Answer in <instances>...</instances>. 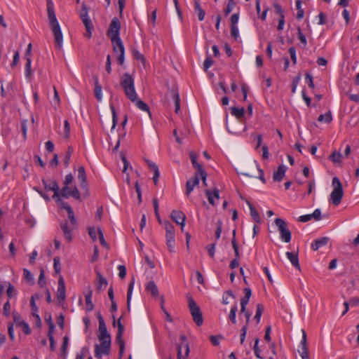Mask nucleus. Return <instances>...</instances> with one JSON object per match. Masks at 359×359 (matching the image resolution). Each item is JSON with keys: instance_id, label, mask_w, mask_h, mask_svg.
<instances>
[{"instance_id": "1", "label": "nucleus", "mask_w": 359, "mask_h": 359, "mask_svg": "<svg viewBox=\"0 0 359 359\" xmlns=\"http://www.w3.org/2000/svg\"><path fill=\"white\" fill-rule=\"evenodd\" d=\"M47 12L49 25L55 38V48L60 50L62 47L63 36L55 15L54 4L51 0L47 1Z\"/></svg>"}, {"instance_id": "2", "label": "nucleus", "mask_w": 359, "mask_h": 359, "mask_svg": "<svg viewBox=\"0 0 359 359\" xmlns=\"http://www.w3.org/2000/svg\"><path fill=\"white\" fill-rule=\"evenodd\" d=\"M121 86L123 88L126 97L131 101L137 100V93L135 89L134 79L129 73H125L121 79Z\"/></svg>"}, {"instance_id": "3", "label": "nucleus", "mask_w": 359, "mask_h": 359, "mask_svg": "<svg viewBox=\"0 0 359 359\" xmlns=\"http://www.w3.org/2000/svg\"><path fill=\"white\" fill-rule=\"evenodd\" d=\"M332 185L333 190L330 194V202H332L334 205H339L341 201L344 196V191L341 182L337 177L332 179Z\"/></svg>"}, {"instance_id": "4", "label": "nucleus", "mask_w": 359, "mask_h": 359, "mask_svg": "<svg viewBox=\"0 0 359 359\" xmlns=\"http://www.w3.org/2000/svg\"><path fill=\"white\" fill-rule=\"evenodd\" d=\"M189 308L194 323L201 326L203 323L202 312L199 306L196 304L194 299L191 297L188 298Z\"/></svg>"}, {"instance_id": "5", "label": "nucleus", "mask_w": 359, "mask_h": 359, "mask_svg": "<svg viewBox=\"0 0 359 359\" xmlns=\"http://www.w3.org/2000/svg\"><path fill=\"white\" fill-rule=\"evenodd\" d=\"M79 15L86 29V33H85L84 35L89 39L92 36V29H93V26L90 19L88 17V8L85 4H82V8L80 11Z\"/></svg>"}, {"instance_id": "6", "label": "nucleus", "mask_w": 359, "mask_h": 359, "mask_svg": "<svg viewBox=\"0 0 359 359\" xmlns=\"http://www.w3.org/2000/svg\"><path fill=\"white\" fill-rule=\"evenodd\" d=\"M113 46L114 52L118 53L117 56V62L120 65H123L125 60V48L120 37L111 39Z\"/></svg>"}, {"instance_id": "7", "label": "nucleus", "mask_w": 359, "mask_h": 359, "mask_svg": "<svg viewBox=\"0 0 359 359\" xmlns=\"http://www.w3.org/2000/svg\"><path fill=\"white\" fill-rule=\"evenodd\" d=\"M275 224L279 231L281 240L285 243H289L291 241L292 235L291 231L287 229L286 222L283 219L276 218Z\"/></svg>"}, {"instance_id": "8", "label": "nucleus", "mask_w": 359, "mask_h": 359, "mask_svg": "<svg viewBox=\"0 0 359 359\" xmlns=\"http://www.w3.org/2000/svg\"><path fill=\"white\" fill-rule=\"evenodd\" d=\"M110 346L111 341H100V344H95V356L97 359H101L103 355H109L110 351Z\"/></svg>"}, {"instance_id": "9", "label": "nucleus", "mask_w": 359, "mask_h": 359, "mask_svg": "<svg viewBox=\"0 0 359 359\" xmlns=\"http://www.w3.org/2000/svg\"><path fill=\"white\" fill-rule=\"evenodd\" d=\"M121 23L117 18H114L109 25L107 36L111 39L118 38L120 34Z\"/></svg>"}, {"instance_id": "10", "label": "nucleus", "mask_w": 359, "mask_h": 359, "mask_svg": "<svg viewBox=\"0 0 359 359\" xmlns=\"http://www.w3.org/2000/svg\"><path fill=\"white\" fill-rule=\"evenodd\" d=\"M112 318H113V323H112L113 326L116 327L117 325V328H118V332H117V334L116 336V341L119 345V346L121 345L125 346V342L123 339L124 326L123 325V324L121 322L122 317H120L117 321L115 319L114 315H112Z\"/></svg>"}, {"instance_id": "11", "label": "nucleus", "mask_w": 359, "mask_h": 359, "mask_svg": "<svg viewBox=\"0 0 359 359\" xmlns=\"http://www.w3.org/2000/svg\"><path fill=\"white\" fill-rule=\"evenodd\" d=\"M60 194L65 198H68L69 196H72L75 199L79 200L81 198L79 191L76 186L74 187L72 190H70L69 187L64 185L62 190L60 191Z\"/></svg>"}, {"instance_id": "12", "label": "nucleus", "mask_w": 359, "mask_h": 359, "mask_svg": "<svg viewBox=\"0 0 359 359\" xmlns=\"http://www.w3.org/2000/svg\"><path fill=\"white\" fill-rule=\"evenodd\" d=\"M170 217L177 224L180 225L181 230L183 231L186 221L185 214L180 210H172Z\"/></svg>"}, {"instance_id": "13", "label": "nucleus", "mask_w": 359, "mask_h": 359, "mask_svg": "<svg viewBox=\"0 0 359 359\" xmlns=\"http://www.w3.org/2000/svg\"><path fill=\"white\" fill-rule=\"evenodd\" d=\"M57 299L59 304L62 303L66 298V287L64 278L62 276H60L58 280V285L57 290Z\"/></svg>"}, {"instance_id": "14", "label": "nucleus", "mask_w": 359, "mask_h": 359, "mask_svg": "<svg viewBox=\"0 0 359 359\" xmlns=\"http://www.w3.org/2000/svg\"><path fill=\"white\" fill-rule=\"evenodd\" d=\"M298 353L302 359H309L306 346V333L304 330H302V339L298 348Z\"/></svg>"}, {"instance_id": "15", "label": "nucleus", "mask_w": 359, "mask_h": 359, "mask_svg": "<svg viewBox=\"0 0 359 359\" xmlns=\"http://www.w3.org/2000/svg\"><path fill=\"white\" fill-rule=\"evenodd\" d=\"M78 180L80 182V186L82 189L86 191V195L88 196V182H87V176L86 173V170L83 166H80L78 168Z\"/></svg>"}, {"instance_id": "16", "label": "nucleus", "mask_w": 359, "mask_h": 359, "mask_svg": "<svg viewBox=\"0 0 359 359\" xmlns=\"http://www.w3.org/2000/svg\"><path fill=\"white\" fill-rule=\"evenodd\" d=\"M60 228L67 241L70 242L72 240V231L74 229H72V225L67 221H65L60 224Z\"/></svg>"}, {"instance_id": "17", "label": "nucleus", "mask_w": 359, "mask_h": 359, "mask_svg": "<svg viewBox=\"0 0 359 359\" xmlns=\"http://www.w3.org/2000/svg\"><path fill=\"white\" fill-rule=\"evenodd\" d=\"M199 184V177L198 175H194V176L189 179L186 183V191L185 194L187 196H189L191 191L194 190V187Z\"/></svg>"}, {"instance_id": "18", "label": "nucleus", "mask_w": 359, "mask_h": 359, "mask_svg": "<svg viewBox=\"0 0 359 359\" xmlns=\"http://www.w3.org/2000/svg\"><path fill=\"white\" fill-rule=\"evenodd\" d=\"M42 182L46 189L51 190L54 192L53 198H58V195L60 194V188L55 181H53L51 183L48 184L45 180H42Z\"/></svg>"}, {"instance_id": "19", "label": "nucleus", "mask_w": 359, "mask_h": 359, "mask_svg": "<svg viewBox=\"0 0 359 359\" xmlns=\"http://www.w3.org/2000/svg\"><path fill=\"white\" fill-rule=\"evenodd\" d=\"M205 194L207 196L209 203L213 206L215 205V199L219 198V192L218 189L215 188L213 189V191H210L209 189H205Z\"/></svg>"}, {"instance_id": "20", "label": "nucleus", "mask_w": 359, "mask_h": 359, "mask_svg": "<svg viewBox=\"0 0 359 359\" xmlns=\"http://www.w3.org/2000/svg\"><path fill=\"white\" fill-rule=\"evenodd\" d=\"M39 299V296L38 294L32 295L30 299V306L32 309V314L35 318L37 322L41 323V318L38 314L39 309L35 303V299Z\"/></svg>"}, {"instance_id": "21", "label": "nucleus", "mask_w": 359, "mask_h": 359, "mask_svg": "<svg viewBox=\"0 0 359 359\" xmlns=\"http://www.w3.org/2000/svg\"><path fill=\"white\" fill-rule=\"evenodd\" d=\"M244 293L245 296L241 299V312L245 311V309H246L252 295V290L249 287H245L244 289Z\"/></svg>"}, {"instance_id": "22", "label": "nucleus", "mask_w": 359, "mask_h": 359, "mask_svg": "<svg viewBox=\"0 0 359 359\" xmlns=\"http://www.w3.org/2000/svg\"><path fill=\"white\" fill-rule=\"evenodd\" d=\"M98 339L100 341H111V336L109 334L106 325L99 326Z\"/></svg>"}, {"instance_id": "23", "label": "nucleus", "mask_w": 359, "mask_h": 359, "mask_svg": "<svg viewBox=\"0 0 359 359\" xmlns=\"http://www.w3.org/2000/svg\"><path fill=\"white\" fill-rule=\"evenodd\" d=\"M329 240L328 237H322L315 240L311 243V249L314 251L318 250L319 248L325 246L328 243Z\"/></svg>"}, {"instance_id": "24", "label": "nucleus", "mask_w": 359, "mask_h": 359, "mask_svg": "<svg viewBox=\"0 0 359 359\" xmlns=\"http://www.w3.org/2000/svg\"><path fill=\"white\" fill-rule=\"evenodd\" d=\"M287 168L284 165H280L278 170L273 172V179L275 182H280L285 174Z\"/></svg>"}, {"instance_id": "25", "label": "nucleus", "mask_w": 359, "mask_h": 359, "mask_svg": "<svg viewBox=\"0 0 359 359\" xmlns=\"http://www.w3.org/2000/svg\"><path fill=\"white\" fill-rule=\"evenodd\" d=\"M94 83H95V97L97 100V101L100 102L102 98V87L99 83V79L97 76H93V77Z\"/></svg>"}, {"instance_id": "26", "label": "nucleus", "mask_w": 359, "mask_h": 359, "mask_svg": "<svg viewBox=\"0 0 359 359\" xmlns=\"http://www.w3.org/2000/svg\"><path fill=\"white\" fill-rule=\"evenodd\" d=\"M286 256L287 257V259L290 261L291 264H292V266L297 269H300V265H299V259H298V255L297 253H294V252H286Z\"/></svg>"}, {"instance_id": "27", "label": "nucleus", "mask_w": 359, "mask_h": 359, "mask_svg": "<svg viewBox=\"0 0 359 359\" xmlns=\"http://www.w3.org/2000/svg\"><path fill=\"white\" fill-rule=\"evenodd\" d=\"M93 290L89 288L88 290L85 293V299L86 304V311H91L94 309V305L92 302Z\"/></svg>"}, {"instance_id": "28", "label": "nucleus", "mask_w": 359, "mask_h": 359, "mask_svg": "<svg viewBox=\"0 0 359 359\" xmlns=\"http://www.w3.org/2000/svg\"><path fill=\"white\" fill-rule=\"evenodd\" d=\"M246 203L248 204L250 211V215L254 221H255L257 223L261 222V217L259 216V212L255 208V207L252 205V204L248 200H245Z\"/></svg>"}, {"instance_id": "29", "label": "nucleus", "mask_w": 359, "mask_h": 359, "mask_svg": "<svg viewBox=\"0 0 359 359\" xmlns=\"http://www.w3.org/2000/svg\"><path fill=\"white\" fill-rule=\"evenodd\" d=\"M170 95L174 101L175 111L176 113H178L179 111L180 110V98L179 93L176 90H172L170 92Z\"/></svg>"}, {"instance_id": "30", "label": "nucleus", "mask_w": 359, "mask_h": 359, "mask_svg": "<svg viewBox=\"0 0 359 359\" xmlns=\"http://www.w3.org/2000/svg\"><path fill=\"white\" fill-rule=\"evenodd\" d=\"M147 164H148L149 167L154 172L153 180H154V184L156 185L157 184V182H158V179L159 175H160L158 168L156 165L155 163H153V162H151V161H150L149 160L147 161Z\"/></svg>"}, {"instance_id": "31", "label": "nucleus", "mask_w": 359, "mask_h": 359, "mask_svg": "<svg viewBox=\"0 0 359 359\" xmlns=\"http://www.w3.org/2000/svg\"><path fill=\"white\" fill-rule=\"evenodd\" d=\"M146 290L148 292H150L151 294L154 297H156L158 295V287L154 281L153 280L148 282V283L146 285Z\"/></svg>"}, {"instance_id": "32", "label": "nucleus", "mask_w": 359, "mask_h": 359, "mask_svg": "<svg viewBox=\"0 0 359 359\" xmlns=\"http://www.w3.org/2000/svg\"><path fill=\"white\" fill-rule=\"evenodd\" d=\"M194 11L198 13V18L200 21L204 20L205 13L200 5L199 0L194 1Z\"/></svg>"}, {"instance_id": "33", "label": "nucleus", "mask_w": 359, "mask_h": 359, "mask_svg": "<svg viewBox=\"0 0 359 359\" xmlns=\"http://www.w3.org/2000/svg\"><path fill=\"white\" fill-rule=\"evenodd\" d=\"M245 112V111L243 107L238 108L236 107H232L231 108V114L238 119L243 118Z\"/></svg>"}, {"instance_id": "34", "label": "nucleus", "mask_w": 359, "mask_h": 359, "mask_svg": "<svg viewBox=\"0 0 359 359\" xmlns=\"http://www.w3.org/2000/svg\"><path fill=\"white\" fill-rule=\"evenodd\" d=\"M97 280H98L97 285V290L100 291L107 287V280L98 271L97 272Z\"/></svg>"}, {"instance_id": "35", "label": "nucleus", "mask_w": 359, "mask_h": 359, "mask_svg": "<svg viewBox=\"0 0 359 359\" xmlns=\"http://www.w3.org/2000/svg\"><path fill=\"white\" fill-rule=\"evenodd\" d=\"M135 285V280L134 278L132 279V280L130 282L127 292V308L128 310L130 311V301L132 297V292Z\"/></svg>"}, {"instance_id": "36", "label": "nucleus", "mask_w": 359, "mask_h": 359, "mask_svg": "<svg viewBox=\"0 0 359 359\" xmlns=\"http://www.w3.org/2000/svg\"><path fill=\"white\" fill-rule=\"evenodd\" d=\"M189 156L192 165L196 170V172L204 170L202 165L197 162V156L194 152H190Z\"/></svg>"}, {"instance_id": "37", "label": "nucleus", "mask_w": 359, "mask_h": 359, "mask_svg": "<svg viewBox=\"0 0 359 359\" xmlns=\"http://www.w3.org/2000/svg\"><path fill=\"white\" fill-rule=\"evenodd\" d=\"M318 121L320 122H325L326 123H330L332 121V115L330 111H328L325 114L319 115L318 118Z\"/></svg>"}, {"instance_id": "38", "label": "nucleus", "mask_w": 359, "mask_h": 359, "mask_svg": "<svg viewBox=\"0 0 359 359\" xmlns=\"http://www.w3.org/2000/svg\"><path fill=\"white\" fill-rule=\"evenodd\" d=\"M72 153H73V148H72V147L69 146L68 147L67 150L66 151V152L64 155V158H63V163L66 168H67L69 165L70 158H71Z\"/></svg>"}, {"instance_id": "39", "label": "nucleus", "mask_w": 359, "mask_h": 359, "mask_svg": "<svg viewBox=\"0 0 359 359\" xmlns=\"http://www.w3.org/2000/svg\"><path fill=\"white\" fill-rule=\"evenodd\" d=\"M23 277L29 285H34V279L32 273L27 269H23Z\"/></svg>"}, {"instance_id": "40", "label": "nucleus", "mask_w": 359, "mask_h": 359, "mask_svg": "<svg viewBox=\"0 0 359 359\" xmlns=\"http://www.w3.org/2000/svg\"><path fill=\"white\" fill-rule=\"evenodd\" d=\"M68 218L69 219V224L72 225V229H76L77 226V221L74 216V213L73 209L72 208H68Z\"/></svg>"}, {"instance_id": "41", "label": "nucleus", "mask_w": 359, "mask_h": 359, "mask_svg": "<svg viewBox=\"0 0 359 359\" xmlns=\"http://www.w3.org/2000/svg\"><path fill=\"white\" fill-rule=\"evenodd\" d=\"M134 102L135 103V105L138 109H140L142 111H147L149 113V115H151L149 107L147 105V104H146L142 100L137 99Z\"/></svg>"}, {"instance_id": "42", "label": "nucleus", "mask_w": 359, "mask_h": 359, "mask_svg": "<svg viewBox=\"0 0 359 359\" xmlns=\"http://www.w3.org/2000/svg\"><path fill=\"white\" fill-rule=\"evenodd\" d=\"M180 339L182 341V342L180 345L182 346V348H184V349H185V354H184V358H187L189 353V346L187 341V337L185 335H181Z\"/></svg>"}, {"instance_id": "43", "label": "nucleus", "mask_w": 359, "mask_h": 359, "mask_svg": "<svg viewBox=\"0 0 359 359\" xmlns=\"http://www.w3.org/2000/svg\"><path fill=\"white\" fill-rule=\"evenodd\" d=\"M132 55L135 60L140 61L143 64L145 63V57L137 49L133 48Z\"/></svg>"}, {"instance_id": "44", "label": "nucleus", "mask_w": 359, "mask_h": 359, "mask_svg": "<svg viewBox=\"0 0 359 359\" xmlns=\"http://www.w3.org/2000/svg\"><path fill=\"white\" fill-rule=\"evenodd\" d=\"M235 236H236V231L234 230L233 231V238H232L231 243H232V247H233V251L235 253V258H237L239 259L240 255H239L238 246L236 243Z\"/></svg>"}, {"instance_id": "45", "label": "nucleus", "mask_w": 359, "mask_h": 359, "mask_svg": "<svg viewBox=\"0 0 359 359\" xmlns=\"http://www.w3.org/2000/svg\"><path fill=\"white\" fill-rule=\"evenodd\" d=\"M342 157V155L340 152H338L337 151H334L332 154L330 156L329 158L334 163H341V158Z\"/></svg>"}, {"instance_id": "46", "label": "nucleus", "mask_w": 359, "mask_h": 359, "mask_svg": "<svg viewBox=\"0 0 359 359\" xmlns=\"http://www.w3.org/2000/svg\"><path fill=\"white\" fill-rule=\"evenodd\" d=\"M237 311H238V308H237L236 304L233 305L230 310L229 318L233 324L236 323V312H237Z\"/></svg>"}, {"instance_id": "47", "label": "nucleus", "mask_w": 359, "mask_h": 359, "mask_svg": "<svg viewBox=\"0 0 359 359\" xmlns=\"http://www.w3.org/2000/svg\"><path fill=\"white\" fill-rule=\"evenodd\" d=\"M264 311V307L262 304H258L257 305L256 313L255 315L254 319L257 321V323L260 322L261 316L262 315Z\"/></svg>"}, {"instance_id": "48", "label": "nucleus", "mask_w": 359, "mask_h": 359, "mask_svg": "<svg viewBox=\"0 0 359 359\" xmlns=\"http://www.w3.org/2000/svg\"><path fill=\"white\" fill-rule=\"evenodd\" d=\"M13 321L17 326L20 327L22 325V323H25V321L22 319L20 314L19 313H18L17 311H14L13 312Z\"/></svg>"}, {"instance_id": "49", "label": "nucleus", "mask_w": 359, "mask_h": 359, "mask_svg": "<svg viewBox=\"0 0 359 359\" xmlns=\"http://www.w3.org/2000/svg\"><path fill=\"white\" fill-rule=\"evenodd\" d=\"M297 37L299 39V41H301V43L303 44V48H305L307 45V41H306V36L302 33L300 27H297Z\"/></svg>"}, {"instance_id": "50", "label": "nucleus", "mask_w": 359, "mask_h": 359, "mask_svg": "<svg viewBox=\"0 0 359 359\" xmlns=\"http://www.w3.org/2000/svg\"><path fill=\"white\" fill-rule=\"evenodd\" d=\"M57 204V205L61 208V209H65L67 210V212L68 211V208H72L68 203H65V201H63L60 197V194L58 195V198H54Z\"/></svg>"}, {"instance_id": "51", "label": "nucleus", "mask_w": 359, "mask_h": 359, "mask_svg": "<svg viewBox=\"0 0 359 359\" xmlns=\"http://www.w3.org/2000/svg\"><path fill=\"white\" fill-rule=\"evenodd\" d=\"M6 294L9 298H12L13 297H15L17 295V291L15 290L14 286L10 283H8V284Z\"/></svg>"}, {"instance_id": "52", "label": "nucleus", "mask_w": 359, "mask_h": 359, "mask_svg": "<svg viewBox=\"0 0 359 359\" xmlns=\"http://www.w3.org/2000/svg\"><path fill=\"white\" fill-rule=\"evenodd\" d=\"M259 339L258 338H255V345H254V347H253V350H254V352H255V355L257 358H260V359H262L263 358L260 355V353H261V351L259 348Z\"/></svg>"}, {"instance_id": "53", "label": "nucleus", "mask_w": 359, "mask_h": 359, "mask_svg": "<svg viewBox=\"0 0 359 359\" xmlns=\"http://www.w3.org/2000/svg\"><path fill=\"white\" fill-rule=\"evenodd\" d=\"M236 6V2L233 0H229L226 7L224 8V14L228 15L233 9Z\"/></svg>"}, {"instance_id": "54", "label": "nucleus", "mask_w": 359, "mask_h": 359, "mask_svg": "<svg viewBox=\"0 0 359 359\" xmlns=\"http://www.w3.org/2000/svg\"><path fill=\"white\" fill-rule=\"evenodd\" d=\"M21 124V131L23 135V139H27V120L23 119L20 122Z\"/></svg>"}, {"instance_id": "55", "label": "nucleus", "mask_w": 359, "mask_h": 359, "mask_svg": "<svg viewBox=\"0 0 359 359\" xmlns=\"http://www.w3.org/2000/svg\"><path fill=\"white\" fill-rule=\"evenodd\" d=\"M195 175H198V177L199 178L200 177L201 178V180H202L203 184H204V186H205V187L208 186L207 182H206V180H207V173H206L205 170H201L199 172H196Z\"/></svg>"}, {"instance_id": "56", "label": "nucleus", "mask_w": 359, "mask_h": 359, "mask_svg": "<svg viewBox=\"0 0 359 359\" xmlns=\"http://www.w3.org/2000/svg\"><path fill=\"white\" fill-rule=\"evenodd\" d=\"M214 63L213 60L210 55L207 56L203 62V69L207 71Z\"/></svg>"}, {"instance_id": "57", "label": "nucleus", "mask_w": 359, "mask_h": 359, "mask_svg": "<svg viewBox=\"0 0 359 359\" xmlns=\"http://www.w3.org/2000/svg\"><path fill=\"white\" fill-rule=\"evenodd\" d=\"M38 284L41 287H43L46 285L44 270L43 269H41V270H40V274H39V280H38Z\"/></svg>"}, {"instance_id": "58", "label": "nucleus", "mask_w": 359, "mask_h": 359, "mask_svg": "<svg viewBox=\"0 0 359 359\" xmlns=\"http://www.w3.org/2000/svg\"><path fill=\"white\" fill-rule=\"evenodd\" d=\"M215 246H216L215 243H211V244H209V245H208L206 246V250H207V251L208 252V255L212 258H213L215 257Z\"/></svg>"}, {"instance_id": "59", "label": "nucleus", "mask_w": 359, "mask_h": 359, "mask_svg": "<svg viewBox=\"0 0 359 359\" xmlns=\"http://www.w3.org/2000/svg\"><path fill=\"white\" fill-rule=\"evenodd\" d=\"M53 267H54V270L55 271L56 273H60V271H61V266H60V258L58 257H55L54 259H53Z\"/></svg>"}, {"instance_id": "60", "label": "nucleus", "mask_w": 359, "mask_h": 359, "mask_svg": "<svg viewBox=\"0 0 359 359\" xmlns=\"http://www.w3.org/2000/svg\"><path fill=\"white\" fill-rule=\"evenodd\" d=\"M4 315L6 317H9L11 314V304L9 301H7L3 306Z\"/></svg>"}, {"instance_id": "61", "label": "nucleus", "mask_w": 359, "mask_h": 359, "mask_svg": "<svg viewBox=\"0 0 359 359\" xmlns=\"http://www.w3.org/2000/svg\"><path fill=\"white\" fill-rule=\"evenodd\" d=\"M31 65H32V59L26 60L25 75L27 77L30 76L32 74Z\"/></svg>"}, {"instance_id": "62", "label": "nucleus", "mask_w": 359, "mask_h": 359, "mask_svg": "<svg viewBox=\"0 0 359 359\" xmlns=\"http://www.w3.org/2000/svg\"><path fill=\"white\" fill-rule=\"evenodd\" d=\"M288 52L290 55L291 60L294 65L297 63V56H296V49L294 47L292 46L289 48Z\"/></svg>"}, {"instance_id": "63", "label": "nucleus", "mask_w": 359, "mask_h": 359, "mask_svg": "<svg viewBox=\"0 0 359 359\" xmlns=\"http://www.w3.org/2000/svg\"><path fill=\"white\" fill-rule=\"evenodd\" d=\"M313 214H308L302 215L298 218V221L300 222H307L311 219H313Z\"/></svg>"}, {"instance_id": "64", "label": "nucleus", "mask_w": 359, "mask_h": 359, "mask_svg": "<svg viewBox=\"0 0 359 359\" xmlns=\"http://www.w3.org/2000/svg\"><path fill=\"white\" fill-rule=\"evenodd\" d=\"M273 7L275 8L276 14H278L280 16V18H285L284 13L281 6L278 4H274Z\"/></svg>"}]
</instances>
